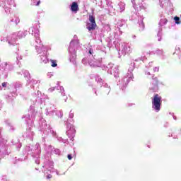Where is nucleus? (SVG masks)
<instances>
[{
  "label": "nucleus",
  "instance_id": "1",
  "mask_svg": "<svg viewBox=\"0 0 181 181\" xmlns=\"http://www.w3.org/2000/svg\"><path fill=\"white\" fill-rule=\"evenodd\" d=\"M160 105H162V96L156 93L152 98V108L156 112H159L160 111Z\"/></svg>",
  "mask_w": 181,
  "mask_h": 181
},
{
  "label": "nucleus",
  "instance_id": "2",
  "mask_svg": "<svg viewBox=\"0 0 181 181\" xmlns=\"http://www.w3.org/2000/svg\"><path fill=\"white\" fill-rule=\"evenodd\" d=\"M89 22L90 23L87 24L86 28L91 32V30H95V28H97V23H95V18L93 16H89Z\"/></svg>",
  "mask_w": 181,
  "mask_h": 181
},
{
  "label": "nucleus",
  "instance_id": "3",
  "mask_svg": "<svg viewBox=\"0 0 181 181\" xmlns=\"http://www.w3.org/2000/svg\"><path fill=\"white\" fill-rule=\"evenodd\" d=\"M71 11L72 12H77L78 11V4H77V2H73L71 6Z\"/></svg>",
  "mask_w": 181,
  "mask_h": 181
},
{
  "label": "nucleus",
  "instance_id": "4",
  "mask_svg": "<svg viewBox=\"0 0 181 181\" xmlns=\"http://www.w3.org/2000/svg\"><path fill=\"white\" fill-rule=\"evenodd\" d=\"M52 63V67H57V62L54 59H51L50 60Z\"/></svg>",
  "mask_w": 181,
  "mask_h": 181
},
{
  "label": "nucleus",
  "instance_id": "5",
  "mask_svg": "<svg viewBox=\"0 0 181 181\" xmlns=\"http://www.w3.org/2000/svg\"><path fill=\"white\" fill-rule=\"evenodd\" d=\"M174 21H175V23L177 25H179L180 23V18L177 17V16H175L174 18Z\"/></svg>",
  "mask_w": 181,
  "mask_h": 181
},
{
  "label": "nucleus",
  "instance_id": "6",
  "mask_svg": "<svg viewBox=\"0 0 181 181\" xmlns=\"http://www.w3.org/2000/svg\"><path fill=\"white\" fill-rule=\"evenodd\" d=\"M34 1H37L36 4L34 3V5H35V6H39L40 5V0H34Z\"/></svg>",
  "mask_w": 181,
  "mask_h": 181
},
{
  "label": "nucleus",
  "instance_id": "7",
  "mask_svg": "<svg viewBox=\"0 0 181 181\" xmlns=\"http://www.w3.org/2000/svg\"><path fill=\"white\" fill-rule=\"evenodd\" d=\"M67 158H68V159H69V160H71V159H73V156H71V154H69V155L67 156Z\"/></svg>",
  "mask_w": 181,
  "mask_h": 181
},
{
  "label": "nucleus",
  "instance_id": "8",
  "mask_svg": "<svg viewBox=\"0 0 181 181\" xmlns=\"http://www.w3.org/2000/svg\"><path fill=\"white\" fill-rule=\"evenodd\" d=\"M2 87H6V83L4 82L1 84Z\"/></svg>",
  "mask_w": 181,
  "mask_h": 181
},
{
  "label": "nucleus",
  "instance_id": "9",
  "mask_svg": "<svg viewBox=\"0 0 181 181\" xmlns=\"http://www.w3.org/2000/svg\"><path fill=\"white\" fill-rule=\"evenodd\" d=\"M47 179H52V175H48L47 176Z\"/></svg>",
  "mask_w": 181,
  "mask_h": 181
},
{
  "label": "nucleus",
  "instance_id": "10",
  "mask_svg": "<svg viewBox=\"0 0 181 181\" xmlns=\"http://www.w3.org/2000/svg\"><path fill=\"white\" fill-rule=\"evenodd\" d=\"M89 53L90 54H93V52H91V50H89Z\"/></svg>",
  "mask_w": 181,
  "mask_h": 181
}]
</instances>
